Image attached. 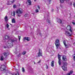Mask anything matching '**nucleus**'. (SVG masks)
<instances>
[{
  "label": "nucleus",
  "mask_w": 75,
  "mask_h": 75,
  "mask_svg": "<svg viewBox=\"0 0 75 75\" xmlns=\"http://www.w3.org/2000/svg\"><path fill=\"white\" fill-rule=\"evenodd\" d=\"M17 39H16V40L13 39H11L7 42V47L8 48L13 47V42H17Z\"/></svg>",
  "instance_id": "f257e3e1"
},
{
  "label": "nucleus",
  "mask_w": 75,
  "mask_h": 75,
  "mask_svg": "<svg viewBox=\"0 0 75 75\" xmlns=\"http://www.w3.org/2000/svg\"><path fill=\"white\" fill-rule=\"evenodd\" d=\"M56 42L55 43V45L57 48L59 46V40L58 39H57L55 41Z\"/></svg>",
  "instance_id": "f03ea898"
},
{
  "label": "nucleus",
  "mask_w": 75,
  "mask_h": 75,
  "mask_svg": "<svg viewBox=\"0 0 75 75\" xmlns=\"http://www.w3.org/2000/svg\"><path fill=\"white\" fill-rule=\"evenodd\" d=\"M21 9L18 8L17 10L16 11V14H22L23 12L22 11Z\"/></svg>",
  "instance_id": "7ed1b4c3"
},
{
  "label": "nucleus",
  "mask_w": 75,
  "mask_h": 75,
  "mask_svg": "<svg viewBox=\"0 0 75 75\" xmlns=\"http://www.w3.org/2000/svg\"><path fill=\"white\" fill-rule=\"evenodd\" d=\"M61 56L60 54H58V59H59V60L58 62V63L59 64V65H61Z\"/></svg>",
  "instance_id": "20e7f679"
},
{
  "label": "nucleus",
  "mask_w": 75,
  "mask_h": 75,
  "mask_svg": "<svg viewBox=\"0 0 75 75\" xmlns=\"http://www.w3.org/2000/svg\"><path fill=\"white\" fill-rule=\"evenodd\" d=\"M67 29L68 31H70L71 33H72V30L71 29V26L70 25H68L67 27Z\"/></svg>",
  "instance_id": "39448f33"
},
{
  "label": "nucleus",
  "mask_w": 75,
  "mask_h": 75,
  "mask_svg": "<svg viewBox=\"0 0 75 75\" xmlns=\"http://www.w3.org/2000/svg\"><path fill=\"white\" fill-rule=\"evenodd\" d=\"M41 50L40 49H39V52L38 53V57H40V56L41 57H42V54L41 52Z\"/></svg>",
  "instance_id": "423d86ee"
},
{
  "label": "nucleus",
  "mask_w": 75,
  "mask_h": 75,
  "mask_svg": "<svg viewBox=\"0 0 75 75\" xmlns=\"http://www.w3.org/2000/svg\"><path fill=\"white\" fill-rule=\"evenodd\" d=\"M62 59L64 61H67V57L66 56L64 55L62 56Z\"/></svg>",
  "instance_id": "0eeeda50"
},
{
  "label": "nucleus",
  "mask_w": 75,
  "mask_h": 75,
  "mask_svg": "<svg viewBox=\"0 0 75 75\" xmlns=\"http://www.w3.org/2000/svg\"><path fill=\"white\" fill-rule=\"evenodd\" d=\"M62 67L64 71H67V66H63Z\"/></svg>",
  "instance_id": "6e6552de"
},
{
  "label": "nucleus",
  "mask_w": 75,
  "mask_h": 75,
  "mask_svg": "<svg viewBox=\"0 0 75 75\" xmlns=\"http://www.w3.org/2000/svg\"><path fill=\"white\" fill-rule=\"evenodd\" d=\"M0 71H6V69H5V67H4V66H3L0 67Z\"/></svg>",
  "instance_id": "1a4fd4ad"
},
{
  "label": "nucleus",
  "mask_w": 75,
  "mask_h": 75,
  "mask_svg": "<svg viewBox=\"0 0 75 75\" xmlns=\"http://www.w3.org/2000/svg\"><path fill=\"white\" fill-rule=\"evenodd\" d=\"M66 42L65 40H64L63 41V44L65 46V48H68L69 47V46L66 44V42Z\"/></svg>",
  "instance_id": "9d476101"
},
{
  "label": "nucleus",
  "mask_w": 75,
  "mask_h": 75,
  "mask_svg": "<svg viewBox=\"0 0 75 75\" xmlns=\"http://www.w3.org/2000/svg\"><path fill=\"white\" fill-rule=\"evenodd\" d=\"M15 1V0H13V1H9L8 2V4L9 5H11V4H13V3H14V2Z\"/></svg>",
  "instance_id": "9b49d317"
},
{
  "label": "nucleus",
  "mask_w": 75,
  "mask_h": 75,
  "mask_svg": "<svg viewBox=\"0 0 75 75\" xmlns=\"http://www.w3.org/2000/svg\"><path fill=\"white\" fill-rule=\"evenodd\" d=\"M65 34H66L67 36H71L72 35L70 34L69 32L67 31H66Z\"/></svg>",
  "instance_id": "f8f14e48"
},
{
  "label": "nucleus",
  "mask_w": 75,
  "mask_h": 75,
  "mask_svg": "<svg viewBox=\"0 0 75 75\" xmlns=\"http://www.w3.org/2000/svg\"><path fill=\"white\" fill-rule=\"evenodd\" d=\"M29 38V37H25L23 38V40H27V41H30V39Z\"/></svg>",
  "instance_id": "ddd939ff"
},
{
  "label": "nucleus",
  "mask_w": 75,
  "mask_h": 75,
  "mask_svg": "<svg viewBox=\"0 0 75 75\" xmlns=\"http://www.w3.org/2000/svg\"><path fill=\"white\" fill-rule=\"evenodd\" d=\"M11 15L13 16L14 17H15V16L16 15V13L15 11L12 12H11Z\"/></svg>",
  "instance_id": "4468645a"
},
{
  "label": "nucleus",
  "mask_w": 75,
  "mask_h": 75,
  "mask_svg": "<svg viewBox=\"0 0 75 75\" xmlns=\"http://www.w3.org/2000/svg\"><path fill=\"white\" fill-rule=\"evenodd\" d=\"M65 0V1H69V0H60V1L61 3H64Z\"/></svg>",
  "instance_id": "2eb2a0df"
},
{
  "label": "nucleus",
  "mask_w": 75,
  "mask_h": 75,
  "mask_svg": "<svg viewBox=\"0 0 75 75\" xmlns=\"http://www.w3.org/2000/svg\"><path fill=\"white\" fill-rule=\"evenodd\" d=\"M4 19L5 21H6V23H7V21H8V17H7V16H5V18H4Z\"/></svg>",
  "instance_id": "dca6fc26"
},
{
  "label": "nucleus",
  "mask_w": 75,
  "mask_h": 75,
  "mask_svg": "<svg viewBox=\"0 0 75 75\" xmlns=\"http://www.w3.org/2000/svg\"><path fill=\"white\" fill-rule=\"evenodd\" d=\"M5 40H8L10 38V36L7 35H6L5 36Z\"/></svg>",
  "instance_id": "f3484780"
},
{
  "label": "nucleus",
  "mask_w": 75,
  "mask_h": 75,
  "mask_svg": "<svg viewBox=\"0 0 75 75\" xmlns=\"http://www.w3.org/2000/svg\"><path fill=\"white\" fill-rule=\"evenodd\" d=\"M12 23H16V21H15V19H14V18H13L12 19Z\"/></svg>",
  "instance_id": "a211bd4d"
},
{
  "label": "nucleus",
  "mask_w": 75,
  "mask_h": 75,
  "mask_svg": "<svg viewBox=\"0 0 75 75\" xmlns=\"http://www.w3.org/2000/svg\"><path fill=\"white\" fill-rule=\"evenodd\" d=\"M28 2L29 3V5H31V1L30 0H27Z\"/></svg>",
  "instance_id": "6ab92c4d"
},
{
  "label": "nucleus",
  "mask_w": 75,
  "mask_h": 75,
  "mask_svg": "<svg viewBox=\"0 0 75 75\" xmlns=\"http://www.w3.org/2000/svg\"><path fill=\"white\" fill-rule=\"evenodd\" d=\"M57 22H58V23H62V21L60 19H59L57 21Z\"/></svg>",
  "instance_id": "aec40b11"
},
{
  "label": "nucleus",
  "mask_w": 75,
  "mask_h": 75,
  "mask_svg": "<svg viewBox=\"0 0 75 75\" xmlns=\"http://www.w3.org/2000/svg\"><path fill=\"white\" fill-rule=\"evenodd\" d=\"M54 62L53 61H52L51 62L52 67H54Z\"/></svg>",
  "instance_id": "412c9836"
},
{
  "label": "nucleus",
  "mask_w": 75,
  "mask_h": 75,
  "mask_svg": "<svg viewBox=\"0 0 75 75\" xmlns=\"http://www.w3.org/2000/svg\"><path fill=\"white\" fill-rule=\"evenodd\" d=\"M63 66H66V67L67 65L68 64L67 62H64L63 63Z\"/></svg>",
  "instance_id": "4be33fe9"
},
{
  "label": "nucleus",
  "mask_w": 75,
  "mask_h": 75,
  "mask_svg": "<svg viewBox=\"0 0 75 75\" xmlns=\"http://www.w3.org/2000/svg\"><path fill=\"white\" fill-rule=\"evenodd\" d=\"M26 52H27L26 51H24L22 52V54L23 55H25L26 54Z\"/></svg>",
  "instance_id": "5701e85b"
},
{
  "label": "nucleus",
  "mask_w": 75,
  "mask_h": 75,
  "mask_svg": "<svg viewBox=\"0 0 75 75\" xmlns=\"http://www.w3.org/2000/svg\"><path fill=\"white\" fill-rule=\"evenodd\" d=\"M22 71L23 72H25V69H24V67H23L22 68Z\"/></svg>",
  "instance_id": "b1692460"
},
{
  "label": "nucleus",
  "mask_w": 75,
  "mask_h": 75,
  "mask_svg": "<svg viewBox=\"0 0 75 75\" xmlns=\"http://www.w3.org/2000/svg\"><path fill=\"white\" fill-rule=\"evenodd\" d=\"M73 72L74 71H73L71 70L70 72H69V74H70V75H71V74H72L73 73Z\"/></svg>",
  "instance_id": "393cba45"
},
{
  "label": "nucleus",
  "mask_w": 75,
  "mask_h": 75,
  "mask_svg": "<svg viewBox=\"0 0 75 75\" xmlns=\"http://www.w3.org/2000/svg\"><path fill=\"white\" fill-rule=\"evenodd\" d=\"M1 61H3V60H4V59H3V56H1Z\"/></svg>",
  "instance_id": "a878e982"
},
{
  "label": "nucleus",
  "mask_w": 75,
  "mask_h": 75,
  "mask_svg": "<svg viewBox=\"0 0 75 75\" xmlns=\"http://www.w3.org/2000/svg\"><path fill=\"white\" fill-rule=\"evenodd\" d=\"M21 56V53H19V54L17 56L18 57H20Z\"/></svg>",
  "instance_id": "bb28decb"
},
{
  "label": "nucleus",
  "mask_w": 75,
  "mask_h": 75,
  "mask_svg": "<svg viewBox=\"0 0 75 75\" xmlns=\"http://www.w3.org/2000/svg\"><path fill=\"white\" fill-rule=\"evenodd\" d=\"M9 26H10V25H8V23H7L6 25V27L7 28H8V27H9Z\"/></svg>",
  "instance_id": "cd10ccee"
},
{
  "label": "nucleus",
  "mask_w": 75,
  "mask_h": 75,
  "mask_svg": "<svg viewBox=\"0 0 75 75\" xmlns=\"http://www.w3.org/2000/svg\"><path fill=\"white\" fill-rule=\"evenodd\" d=\"M47 23H50V21L48 19H47Z\"/></svg>",
  "instance_id": "c85d7f7f"
},
{
  "label": "nucleus",
  "mask_w": 75,
  "mask_h": 75,
  "mask_svg": "<svg viewBox=\"0 0 75 75\" xmlns=\"http://www.w3.org/2000/svg\"><path fill=\"white\" fill-rule=\"evenodd\" d=\"M35 11L36 13H38V12H39V11H38V9H36Z\"/></svg>",
  "instance_id": "c756f323"
},
{
  "label": "nucleus",
  "mask_w": 75,
  "mask_h": 75,
  "mask_svg": "<svg viewBox=\"0 0 75 75\" xmlns=\"http://www.w3.org/2000/svg\"><path fill=\"white\" fill-rule=\"evenodd\" d=\"M16 5L15 4L13 5V8H16Z\"/></svg>",
  "instance_id": "7c9ffc66"
},
{
  "label": "nucleus",
  "mask_w": 75,
  "mask_h": 75,
  "mask_svg": "<svg viewBox=\"0 0 75 75\" xmlns=\"http://www.w3.org/2000/svg\"><path fill=\"white\" fill-rule=\"evenodd\" d=\"M28 15V14L26 13L25 15V17H27V15Z\"/></svg>",
  "instance_id": "2f4dec72"
},
{
  "label": "nucleus",
  "mask_w": 75,
  "mask_h": 75,
  "mask_svg": "<svg viewBox=\"0 0 75 75\" xmlns=\"http://www.w3.org/2000/svg\"><path fill=\"white\" fill-rule=\"evenodd\" d=\"M4 55V56H5V55H7V53H6V52H4V53L3 54Z\"/></svg>",
  "instance_id": "473e14b6"
},
{
  "label": "nucleus",
  "mask_w": 75,
  "mask_h": 75,
  "mask_svg": "<svg viewBox=\"0 0 75 75\" xmlns=\"http://www.w3.org/2000/svg\"><path fill=\"white\" fill-rule=\"evenodd\" d=\"M46 68L47 69H48V65H47V64H46Z\"/></svg>",
  "instance_id": "72a5a7b5"
},
{
  "label": "nucleus",
  "mask_w": 75,
  "mask_h": 75,
  "mask_svg": "<svg viewBox=\"0 0 75 75\" xmlns=\"http://www.w3.org/2000/svg\"><path fill=\"white\" fill-rule=\"evenodd\" d=\"M48 1L49 2V4H51V0H48Z\"/></svg>",
  "instance_id": "f704fd0d"
},
{
  "label": "nucleus",
  "mask_w": 75,
  "mask_h": 75,
  "mask_svg": "<svg viewBox=\"0 0 75 75\" xmlns=\"http://www.w3.org/2000/svg\"><path fill=\"white\" fill-rule=\"evenodd\" d=\"M18 38H19V41H20V38H21V37L19 36L18 37Z\"/></svg>",
  "instance_id": "c9c22d12"
},
{
  "label": "nucleus",
  "mask_w": 75,
  "mask_h": 75,
  "mask_svg": "<svg viewBox=\"0 0 75 75\" xmlns=\"http://www.w3.org/2000/svg\"><path fill=\"white\" fill-rule=\"evenodd\" d=\"M17 16H18V17H20V16H21V15L18 14L17 15Z\"/></svg>",
  "instance_id": "e433bc0d"
},
{
  "label": "nucleus",
  "mask_w": 75,
  "mask_h": 75,
  "mask_svg": "<svg viewBox=\"0 0 75 75\" xmlns=\"http://www.w3.org/2000/svg\"><path fill=\"white\" fill-rule=\"evenodd\" d=\"M73 59L75 61V56L73 57Z\"/></svg>",
  "instance_id": "4c0bfd02"
},
{
  "label": "nucleus",
  "mask_w": 75,
  "mask_h": 75,
  "mask_svg": "<svg viewBox=\"0 0 75 75\" xmlns=\"http://www.w3.org/2000/svg\"><path fill=\"white\" fill-rule=\"evenodd\" d=\"M73 24V25H75V23L74 22H72Z\"/></svg>",
  "instance_id": "58836bf2"
},
{
  "label": "nucleus",
  "mask_w": 75,
  "mask_h": 75,
  "mask_svg": "<svg viewBox=\"0 0 75 75\" xmlns=\"http://www.w3.org/2000/svg\"><path fill=\"white\" fill-rule=\"evenodd\" d=\"M71 74H69V73H67L66 74V75H70Z\"/></svg>",
  "instance_id": "ea45409f"
},
{
  "label": "nucleus",
  "mask_w": 75,
  "mask_h": 75,
  "mask_svg": "<svg viewBox=\"0 0 75 75\" xmlns=\"http://www.w3.org/2000/svg\"><path fill=\"white\" fill-rule=\"evenodd\" d=\"M38 8H39V9H40V6H38Z\"/></svg>",
  "instance_id": "a19ab883"
},
{
  "label": "nucleus",
  "mask_w": 75,
  "mask_h": 75,
  "mask_svg": "<svg viewBox=\"0 0 75 75\" xmlns=\"http://www.w3.org/2000/svg\"><path fill=\"white\" fill-rule=\"evenodd\" d=\"M40 62H41V60H39L38 63H40Z\"/></svg>",
  "instance_id": "79ce46f5"
},
{
  "label": "nucleus",
  "mask_w": 75,
  "mask_h": 75,
  "mask_svg": "<svg viewBox=\"0 0 75 75\" xmlns=\"http://www.w3.org/2000/svg\"><path fill=\"white\" fill-rule=\"evenodd\" d=\"M4 48H7V47H6V46H4Z\"/></svg>",
  "instance_id": "37998d69"
},
{
  "label": "nucleus",
  "mask_w": 75,
  "mask_h": 75,
  "mask_svg": "<svg viewBox=\"0 0 75 75\" xmlns=\"http://www.w3.org/2000/svg\"><path fill=\"white\" fill-rule=\"evenodd\" d=\"M53 10H54V9L53 8L52 9V11H53Z\"/></svg>",
  "instance_id": "c03bdc74"
},
{
  "label": "nucleus",
  "mask_w": 75,
  "mask_h": 75,
  "mask_svg": "<svg viewBox=\"0 0 75 75\" xmlns=\"http://www.w3.org/2000/svg\"><path fill=\"white\" fill-rule=\"evenodd\" d=\"M34 1L35 2V1H36V0H34Z\"/></svg>",
  "instance_id": "a18cd8bd"
},
{
  "label": "nucleus",
  "mask_w": 75,
  "mask_h": 75,
  "mask_svg": "<svg viewBox=\"0 0 75 75\" xmlns=\"http://www.w3.org/2000/svg\"><path fill=\"white\" fill-rule=\"evenodd\" d=\"M73 75H74V74H73Z\"/></svg>",
  "instance_id": "49530a36"
}]
</instances>
